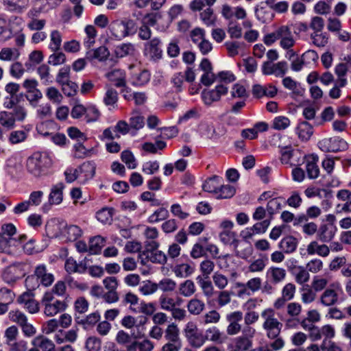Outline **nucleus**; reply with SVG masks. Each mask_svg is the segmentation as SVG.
<instances>
[{
	"label": "nucleus",
	"mask_w": 351,
	"mask_h": 351,
	"mask_svg": "<svg viewBox=\"0 0 351 351\" xmlns=\"http://www.w3.org/2000/svg\"><path fill=\"white\" fill-rule=\"evenodd\" d=\"M261 316L263 320L262 327L267 337L270 339L277 338L281 332L283 325L276 317L274 309L265 308L261 312Z\"/></svg>",
	"instance_id": "obj_2"
},
{
	"label": "nucleus",
	"mask_w": 351,
	"mask_h": 351,
	"mask_svg": "<svg viewBox=\"0 0 351 351\" xmlns=\"http://www.w3.org/2000/svg\"><path fill=\"white\" fill-rule=\"evenodd\" d=\"M225 45L231 57L238 55L241 51H243L245 49V44L241 42H228Z\"/></svg>",
	"instance_id": "obj_51"
},
{
	"label": "nucleus",
	"mask_w": 351,
	"mask_h": 351,
	"mask_svg": "<svg viewBox=\"0 0 351 351\" xmlns=\"http://www.w3.org/2000/svg\"><path fill=\"white\" fill-rule=\"evenodd\" d=\"M105 243L106 239L101 236L97 235L90 238L88 244L89 252L93 254L99 253Z\"/></svg>",
	"instance_id": "obj_35"
},
{
	"label": "nucleus",
	"mask_w": 351,
	"mask_h": 351,
	"mask_svg": "<svg viewBox=\"0 0 351 351\" xmlns=\"http://www.w3.org/2000/svg\"><path fill=\"white\" fill-rule=\"evenodd\" d=\"M317 156L314 155L303 156L302 157L301 161L306 162V170L310 179H315L319 175V169L317 165Z\"/></svg>",
	"instance_id": "obj_18"
},
{
	"label": "nucleus",
	"mask_w": 351,
	"mask_h": 351,
	"mask_svg": "<svg viewBox=\"0 0 351 351\" xmlns=\"http://www.w3.org/2000/svg\"><path fill=\"white\" fill-rule=\"evenodd\" d=\"M144 117L138 112H134L130 119V127L134 130H139L144 126Z\"/></svg>",
	"instance_id": "obj_57"
},
{
	"label": "nucleus",
	"mask_w": 351,
	"mask_h": 351,
	"mask_svg": "<svg viewBox=\"0 0 351 351\" xmlns=\"http://www.w3.org/2000/svg\"><path fill=\"white\" fill-rule=\"evenodd\" d=\"M63 235L69 241H74L82 235V230L78 226L75 225L66 226Z\"/></svg>",
	"instance_id": "obj_46"
},
{
	"label": "nucleus",
	"mask_w": 351,
	"mask_h": 351,
	"mask_svg": "<svg viewBox=\"0 0 351 351\" xmlns=\"http://www.w3.org/2000/svg\"><path fill=\"white\" fill-rule=\"evenodd\" d=\"M316 292L311 287H307L302 289L301 300L304 304H310L316 299Z\"/></svg>",
	"instance_id": "obj_62"
},
{
	"label": "nucleus",
	"mask_w": 351,
	"mask_h": 351,
	"mask_svg": "<svg viewBox=\"0 0 351 351\" xmlns=\"http://www.w3.org/2000/svg\"><path fill=\"white\" fill-rule=\"evenodd\" d=\"M10 112L14 117L15 121H18L22 122L26 119L27 116V109L25 107L21 105L14 106L12 110Z\"/></svg>",
	"instance_id": "obj_64"
},
{
	"label": "nucleus",
	"mask_w": 351,
	"mask_h": 351,
	"mask_svg": "<svg viewBox=\"0 0 351 351\" xmlns=\"http://www.w3.org/2000/svg\"><path fill=\"white\" fill-rule=\"evenodd\" d=\"M9 318L13 322L17 324L19 326L27 321L26 315L20 310H12L9 313Z\"/></svg>",
	"instance_id": "obj_60"
},
{
	"label": "nucleus",
	"mask_w": 351,
	"mask_h": 351,
	"mask_svg": "<svg viewBox=\"0 0 351 351\" xmlns=\"http://www.w3.org/2000/svg\"><path fill=\"white\" fill-rule=\"evenodd\" d=\"M15 120L11 112L3 110L0 112V125L7 129L11 130L15 126Z\"/></svg>",
	"instance_id": "obj_44"
},
{
	"label": "nucleus",
	"mask_w": 351,
	"mask_h": 351,
	"mask_svg": "<svg viewBox=\"0 0 351 351\" xmlns=\"http://www.w3.org/2000/svg\"><path fill=\"white\" fill-rule=\"evenodd\" d=\"M178 292L185 298L191 297L196 292V287L191 280H186L179 285Z\"/></svg>",
	"instance_id": "obj_34"
},
{
	"label": "nucleus",
	"mask_w": 351,
	"mask_h": 351,
	"mask_svg": "<svg viewBox=\"0 0 351 351\" xmlns=\"http://www.w3.org/2000/svg\"><path fill=\"white\" fill-rule=\"evenodd\" d=\"M303 156L298 151H293L291 147H285L281 149L280 160L282 164L289 165V167L299 166Z\"/></svg>",
	"instance_id": "obj_12"
},
{
	"label": "nucleus",
	"mask_w": 351,
	"mask_h": 351,
	"mask_svg": "<svg viewBox=\"0 0 351 351\" xmlns=\"http://www.w3.org/2000/svg\"><path fill=\"white\" fill-rule=\"evenodd\" d=\"M206 337L212 342L222 343L224 340L223 335L217 327L209 328L206 330Z\"/></svg>",
	"instance_id": "obj_48"
},
{
	"label": "nucleus",
	"mask_w": 351,
	"mask_h": 351,
	"mask_svg": "<svg viewBox=\"0 0 351 351\" xmlns=\"http://www.w3.org/2000/svg\"><path fill=\"white\" fill-rule=\"evenodd\" d=\"M293 269L295 271L293 272L295 282L298 285H304L308 282L310 280V272L309 271L303 266H293Z\"/></svg>",
	"instance_id": "obj_30"
},
{
	"label": "nucleus",
	"mask_w": 351,
	"mask_h": 351,
	"mask_svg": "<svg viewBox=\"0 0 351 351\" xmlns=\"http://www.w3.org/2000/svg\"><path fill=\"white\" fill-rule=\"evenodd\" d=\"M4 6L7 10L22 13L28 7V0H3Z\"/></svg>",
	"instance_id": "obj_26"
},
{
	"label": "nucleus",
	"mask_w": 351,
	"mask_h": 351,
	"mask_svg": "<svg viewBox=\"0 0 351 351\" xmlns=\"http://www.w3.org/2000/svg\"><path fill=\"white\" fill-rule=\"evenodd\" d=\"M64 184L59 183L53 186L49 194V202L52 204H60L62 202Z\"/></svg>",
	"instance_id": "obj_39"
},
{
	"label": "nucleus",
	"mask_w": 351,
	"mask_h": 351,
	"mask_svg": "<svg viewBox=\"0 0 351 351\" xmlns=\"http://www.w3.org/2000/svg\"><path fill=\"white\" fill-rule=\"evenodd\" d=\"M321 149L324 152H337L347 147L346 142L339 138H325L319 142Z\"/></svg>",
	"instance_id": "obj_14"
},
{
	"label": "nucleus",
	"mask_w": 351,
	"mask_h": 351,
	"mask_svg": "<svg viewBox=\"0 0 351 351\" xmlns=\"http://www.w3.org/2000/svg\"><path fill=\"white\" fill-rule=\"evenodd\" d=\"M17 302L23 305L24 308L31 314L39 312V302L34 299V295L32 291H26L17 298Z\"/></svg>",
	"instance_id": "obj_10"
},
{
	"label": "nucleus",
	"mask_w": 351,
	"mask_h": 351,
	"mask_svg": "<svg viewBox=\"0 0 351 351\" xmlns=\"http://www.w3.org/2000/svg\"><path fill=\"white\" fill-rule=\"evenodd\" d=\"M221 319L220 313L216 310H212L206 313L203 317V323L207 324H216Z\"/></svg>",
	"instance_id": "obj_63"
},
{
	"label": "nucleus",
	"mask_w": 351,
	"mask_h": 351,
	"mask_svg": "<svg viewBox=\"0 0 351 351\" xmlns=\"http://www.w3.org/2000/svg\"><path fill=\"white\" fill-rule=\"evenodd\" d=\"M342 289L339 282L331 283L326 288L319 297L320 303L325 306H331L337 304L339 301V296Z\"/></svg>",
	"instance_id": "obj_7"
},
{
	"label": "nucleus",
	"mask_w": 351,
	"mask_h": 351,
	"mask_svg": "<svg viewBox=\"0 0 351 351\" xmlns=\"http://www.w3.org/2000/svg\"><path fill=\"white\" fill-rule=\"evenodd\" d=\"M212 278L215 286L220 290H223L228 285V278L219 272L214 273Z\"/></svg>",
	"instance_id": "obj_55"
},
{
	"label": "nucleus",
	"mask_w": 351,
	"mask_h": 351,
	"mask_svg": "<svg viewBox=\"0 0 351 351\" xmlns=\"http://www.w3.org/2000/svg\"><path fill=\"white\" fill-rule=\"evenodd\" d=\"M306 267L310 273L318 274L322 271L324 263L319 258H313L306 263Z\"/></svg>",
	"instance_id": "obj_56"
},
{
	"label": "nucleus",
	"mask_w": 351,
	"mask_h": 351,
	"mask_svg": "<svg viewBox=\"0 0 351 351\" xmlns=\"http://www.w3.org/2000/svg\"><path fill=\"white\" fill-rule=\"evenodd\" d=\"M337 227L335 226L322 224L317 230V238L322 242H330L335 237Z\"/></svg>",
	"instance_id": "obj_21"
},
{
	"label": "nucleus",
	"mask_w": 351,
	"mask_h": 351,
	"mask_svg": "<svg viewBox=\"0 0 351 351\" xmlns=\"http://www.w3.org/2000/svg\"><path fill=\"white\" fill-rule=\"evenodd\" d=\"M20 53L16 48L4 47L0 51V60L11 62L19 58Z\"/></svg>",
	"instance_id": "obj_42"
},
{
	"label": "nucleus",
	"mask_w": 351,
	"mask_h": 351,
	"mask_svg": "<svg viewBox=\"0 0 351 351\" xmlns=\"http://www.w3.org/2000/svg\"><path fill=\"white\" fill-rule=\"evenodd\" d=\"M228 93V88L223 85H218L214 89L204 90L202 97L205 104L210 106L213 103L220 100L221 95Z\"/></svg>",
	"instance_id": "obj_11"
},
{
	"label": "nucleus",
	"mask_w": 351,
	"mask_h": 351,
	"mask_svg": "<svg viewBox=\"0 0 351 351\" xmlns=\"http://www.w3.org/2000/svg\"><path fill=\"white\" fill-rule=\"evenodd\" d=\"M78 170L79 180L81 183H85L90 180L95 173V167L90 162L83 163Z\"/></svg>",
	"instance_id": "obj_22"
},
{
	"label": "nucleus",
	"mask_w": 351,
	"mask_h": 351,
	"mask_svg": "<svg viewBox=\"0 0 351 351\" xmlns=\"http://www.w3.org/2000/svg\"><path fill=\"white\" fill-rule=\"evenodd\" d=\"M298 245V241L295 238L293 237H287L281 240L279 243L280 248L282 249L285 253L293 252Z\"/></svg>",
	"instance_id": "obj_45"
},
{
	"label": "nucleus",
	"mask_w": 351,
	"mask_h": 351,
	"mask_svg": "<svg viewBox=\"0 0 351 351\" xmlns=\"http://www.w3.org/2000/svg\"><path fill=\"white\" fill-rule=\"evenodd\" d=\"M265 267V261L262 258H257L249 264L247 270L251 273H261L264 271Z\"/></svg>",
	"instance_id": "obj_61"
},
{
	"label": "nucleus",
	"mask_w": 351,
	"mask_h": 351,
	"mask_svg": "<svg viewBox=\"0 0 351 351\" xmlns=\"http://www.w3.org/2000/svg\"><path fill=\"white\" fill-rule=\"evenodd\" d=\"M160 308L166 311H171L176 306V303L173 298L167 295H162L159 298Z\"/></svg>",
	"instance_id": "obj_52"
},
{
	"label": "nucleus",
	"mask_w": 351,
	"mask_h": 351,
	"mask_svg": "<svg viewBox=\"0 0 351 351\" xmlns=\"http://www.w3.org/2000/svg\"><path fill=\"white\" fill-rule=\"evenodd\" d=\"M25 69L23 64L18 61L14 62L10 67V74L14 78L19 79L25 73Z\"/></svg>",
	"instance_id": "obj_54"
},
{
	"label": "nucleus",
	"mask_w": 351,
	"mask_h": 351,
	"mask_svg": "<svg viewBox=\"0 0 351 351\" xmlns=\"http://www.w3.org/2000/svg\"><path fill=\"white\" fill-rule=\"evenodd\" d=\"M295 293V285L293 282H287L282 288L281 296L290 301L294 298Z\"/></svg>",
	"instance_id": "obj_53"
},
{
	"label": "nucleus",
	"mask_w": 351,
	"mask_h": 351,
	"mask_svg": "<svg viewBox=\"0 0 351 351\" xmlns=\"http://www.w3.org/2000/svg\"><path fill=\"white\" fill-rule=\"evenodd\" d=\"M287 277V271L285 268L271 266L266 272L267 279L273 285H278L283 282Z\"/></svg>",
	"instance_id": "obj_17"
},
{
	"label": "nucleus",
	"mask_w": 351,
	"mask_h": 351,
	"mask_svg": "<svg viewBox=\"0 0 351 351\" xmlns=\"http://www.w3.org/2000/svg\"><path fill=\"white\" fill-rule=\"evenodd\" d=\"M165 337L167 341H181L180 337V330L176 323L169 324L164 331Z\"/></svg>",
	"instance_id": "obj_36"
},
{
	"label": "nucleus",
	"mask_w": 351,
	"mask_h": 351,
	"mask_svg": "<svg viewBox=\"0 0 351 351\" xmlns=\"http://www.w3.org/2000/svg\"><path fill=\"white\" fill-rule=\"evenodd\" d=\"M137 28L136 22L132 19L117 20L112 22L109 27L111 35L118 40L134 35Z\"/></svg>",
	"instance_id": "obj_4"
},
{
	"label": "nucleus",
	"mask_w": 351,
	"mask_h": 351,
	"mask_svg": "<svg viewBox=\"0 0 351 351\" xmlns=\"http://www.w3.org/2000/svg\"><path fill=\"white\" fill-rule=\"evenodd\" d=\"M155 345L150 339L144 338L141 341H134L128 351H153Z\"/></svg>",
	"instance_id": "obj_29"
},
{
	"label": "nucleus",
	"mask_w": 351,
	"mask_h": 351,
	"mask_svg": "<svg viewBox=\"0 0 351 351\" xmlns=\"http://www.w3.org/2000/svg\"><path fill=\"white\" fill-rule=\"evenodd\" d=\"M160 40L158 38H154L145 45V53L154 61H157L162 58V51L160 47Z\"/></svg>",
	"instance_id": "obj_15"
},
{
	"label": "nucleus",
	"mask_w": 351,
	"mask_h": 351,
	"mask_svg": "<svg viewBox=\"0 0 351 351\" xmlns=\"http://www.w3.org/2000/svg\"><path fill=\"white\" fill-rule=\"evenodd\" d=\"M259 318L258 313L254 311H250L245 313L243 316L244 325L243 331L249 332L252 334H256V330L254 327L252 326L255 324Z\"/></svg>",
	"instance_id": "obj_23"
},
{
	"label": "nucleus",
	"mask_w": 351,
	"mask_h": 351,
	"mask_svg": "<svg viewBox=\"0 0 351 351\" xmlns=\"http://www.w3.org/2000/svg\"><path fill=\"white\" fill-rule=\"evenodd\" d=\"M192 348H199L202 347L205 343V338L203 335L199 331L195 334H191L186 338Z\"/></svg>",
	"instance_id": "obj_49"
},
{
	"label": "nucleus",
	"mask_w": 351,
	"mask_h": 351,
	"mask_svg": "<svg viewBox=\"0 0 351 351\" xmlns=\"http://www.w3.org/2000/svg\"><path fill=\"white\" fill-rule=\"evenodd\" d=\"M194 269L187 263H182L176 265L173 271L174 274L179 278H186L193 274Z\"/></svg>",
	"instance_id": "obj_47"
},
{
	"label": "nucleus",
	"mask_w": 351,
	"mask_h": 351,
	"mask_svg": "<svg viewBox=\"0 0 351 351\" xmlns=\"http://www.w3.org/2000/svg\"><path fill=\"white\" fill-rule=\"evenodd\" d=\"M217 199H227L232 197L235 193V189L230 185H223L217 189Z\"/></svg>",
	"instance_id": "obj_59"
},
{
	"label": "nucleus",
	"mask_w": 351,
	"mask_h": 351,
	"mask_svg": "<svg viewBox=\"0 0 351 351\" xmlns=\"http://www.w3.org/2000/svg\"><path fill=\"white\" fill-rule=\"evenodd\" d=\"M298 138L302 141H308L313 134V126L306 121L299 123L296 129Z\"/></svg>",
	"instance_id": "obj_27"
},
{
	"label": "nucleus",
	"mask_w": 351,
	"mask_h": 351,
	"mask_svg": "<svg viewBox=\"0 0 351 351\" xmlns=\"http://www.w3.org/2000/svg\"><path fill=\"white\" fill-rule=\"evenodd\" d=\"M115 341L119 345L125 347L126 351H128L129 348L134 343L132 335L123 330L117 332Z\"/></svg>",
	"instance_id": "obj_37"
},
{
	"label": "nucleus",
	"mask_w": 351,
	"mask_h": 351,
	"mask_svg": "<svg viewBox=\"0 0 351 351\" xmlns=\"http://www.w3.org/2000/svg\"><path fill=\"white\" fill-rule=\"evenodd\" d=\"M202 21L206 26H215L217 22V16L214 14V10L208 7L204 10L199 14Z\"/></svg>",
	"instance_id": "obj_41"
},
{
	"label": "nucleus",
	"mask_w": 351,
	"mask_h": 351,
	"mask_svg": "<svg viewBox=\"0 0 351 351\" xmlns=\"http://www.w3.org/2000/svg\"><path fill=\"white\" fill-rule=\"evenodd\" d=\"M50 48L54 51H58L62 43V35L58 30H53L50 34Z\"/></svg>",
	"instance_id": "obj_58"
},
{
	"label": "nucleus",
	"mask_w": 351,
	"mask_h": 351,
	"mask_svg": "<svg viewBox=\"0 0 351 351\" xmlns=\"http://www.w3.org/2000/svg\"><path fill=\"white\" fill-rule=\"evenodd\" d=\"M221 14L228 21L232 20L234 16L237 19L241 20L244 19L247 16L246 11L242 7L237 6L233 8L227 3L221 5Z\"/></svg>",
	"instance_id": "obj_13"
},
{
	"label": "nucleus",
	"mask_w": 351,
	"mask_h": 351,
	"mask_svg": "<svg viewBox=\"0 0 351 351\" xmlns=\"http://www.w3.org/2000/svg\"><path fill=\"white\" fill-rule=\"evenodd\" d=\"M243 314L240 311H232L226 315L227 335L234 337L243 332V326L241 323Z\"/></svg>",
	"instance_id": "obj_6"
},
{
	"label": "nucleus",
	"mask_w": 351,
	"mask_h": 351,
	"mask_svg": "<svg viewBox=\"0 0 351 351\" xmlns=\"http://www.w3.org/2000/svg\"><path fill=\"white\" fill-rule=\"evenodd\" d=\"M277 40H280L279 45L283 49H290L295 45V40L289 25H280L274 32L267 34L263 37V42L267 46L271 45Z\"/></svg>",
	"instance_id": "obj_1"
},
{
	"label": "nucleus",
	"mask_w": 351,
	"mask_h": 351,
	"mask_svg": "<svg viewBox=\"0 0 351 351\" xmlns=\"http://www.w3.org/2000/svg\"><path fill=\"white\" fill-rule=\"evenodd\" d=\"M329 278L323 276H315L311 282V288L317 293L328 288Z\"/></svg>",
	"instance_id": "obj_40"
},
{
	"label": "nucleus",
	"mask_w": 351,
	"mask_h": 351,
	"mask_svg": "<svg viewBox=\"0 0 351 351\" xmlns=\"http://www.w3.org/2000/svg\"><path fill=\"white\" fill-rule=\"evenodd\" d=\"M32 344L42 350V351H55V344L49 339L43 335H39L33 339Z\"/></svg>",
	"instance_id": "obj_25"
},
{
	"label": "nucleus",
	"mask_w": 351,
	"mask_h": 351,
	"mask_svg": "<svg viewBox=\"0 0 351 351\" xmlns=\"http://www.w3.org/2000/svg\"><path fill=\"white\" fill-rule=\"evenodd\" d=\"M263 73L265 75H284L287 71V63L279 62L272 64L271 62H265L262 67Z\"/></svg>",
	"instance_id": "obj_20"
},
{
	"label": "nucleus",
	"mask_w": 351,
	"mask_h": 351,
	"mask_svg": "<svg viewBox=\"0 0 351 351\" xmlns=\"http://www.w3.org/2000/svg\"><path fill=\"white\" fill-rule=\"evenodd\" d=\"M51 166V160L46 154L35 152L27 160L26 168L27 171L36 178L45 174L46 170Z\"/></svg>",
	"instance_id": "obj_3"
},
{
	"label": "nucleus",
	"mask_w": 351,
	"mask_h": 351,
	"mask_svg": "<svg viewBox=\"0 0 351 351\" xmlns=\"http://www.w3.org/2000/svg\"><path fill=\"white\" fill-rule=\"evenodd\" d=\"M41 304L43 306V313L47 317H53L66 308L64 301L56 300L53 294L49 291L43 295Z\"/></svg>",
	"instance_id": "obj_5"
},
{
	"label": "nucleus",
	"mask_w": 351,
	"mask_h": 351,
	"mask_svg": "<svg viewBox=\"0 0 351 351\" xmlns=\"http://www.w3.org/2000/svg\"><path fill=\"white\" fill-rule=\"evenodd\" d=\"M221 241L227 245L232 246L234 250L238 247L239 241L237 238L236 232L233 231H222L219 234Z\"/></svg>",
	"instance_id": "obj_32"
},
{
	"label": "nucleus",
	"mask_w": 351,
	"mask_h": 351,
	"mask_svg": "<svg viewBox=\"0 0 351 351\" xmlns=\"http://www.w3.org/2000/svg\"><path fill=\"white\" fill-rule=\"evenodd\" d=\"M186 308L189 313L193 315H200L205 309V303L196 298L188 301Z\"/></svg>",
	"instance_id": "obj_31"
},
{
	"label": "nucleus",
	"mask_w": 351,
	"mask_h": 351,
	"mask_svg": "<svg viewBox=\"0 0 351 351\" xmlns=\"http://www.w3.org/2000/svg\"><path fill=\"white\" fill-rule=\"evenodd\" d=\"M256 335L243 331L241 335L233 339L228 345V351H247L253 345L252 339Z\"/></svg>",
	"instance_id": "obj_9"
},
{
	"label": "nucleus",
	"mask_w": 351,
	"mask_h": 351,
	"mask_svg": "<svg viewBox=\"0 0 351 351\" xmlns=\"http://www.w3.org/2000/svg\"><path fill=\"white\" fill-rule=\"evenodd\" d=\"M219 137V134L216 132L215 129L213 126H206L201 133L202 141L206 145L215 142Z\"/></svg>",
	"instance_id": "obj_33"
},
{
	"label": "nucleus",
	"mask_w": 351,
	"mask_h": 351,
	"mask_svg": "<svg viewBox=\"0 0 351 351\" xmlns=\"http://www.w3.org/2000/svg\"><path fill=\"white\" fill-rule=\"evenodd\" d=\"M36 109V117L40 119H44L52 114L51 106L48 102L37 103L36 106H32Z\"/></svg>",
	"instance_id": "obj_38"
},
{
	"label": "nucleus",
	"mask_w": 351,
	"mask_h": 351,
	"mask_svg": "<svg viewBox=\"0 0 351 351\" xmlns=\"http://www.w3.org/2000/svg\"><path fill=\"white\" fill-rule=\"evenodd\" d=\"M25 265L21 263H14L7 267L3 274V280L8 284H14L25 274Z\"/></svg>",
	"instance_id": "obj_8"
},
{
	"label": "nucleus",
	"mask_w": 351,
	"mask_h": 351,
	"mask_svg": "<svg viewBox=\"0 0 351 351\" xmlns=\"http://www.w3.org/2000/svg\"><path fill=\"white\" fill-rule=\"evenodd\" d=\"M34 274L40 282L45 287L50 286L54 281L53 274L48 271L46 265H39L36 267Z\"/></svg>",
	"instance_id": "obj_19"
},
{
	"label": "nucleus",
	"mask_w": 351,
	"mask_h": 351,
	"mask_svg": "<svg viewBox=\"0 0 351 351\" xmlns=\"http://www.w3.org/2000/svg\"><path fill=\"white\" fill-rule=\"evenodd\" d=\"M57 6L58 2H51L50 0H34L33 7L27 15L29 17L38 16L47 9H53Z\"/></svg>",
	"instance_id": "obj_16"
},
{
	"label": "nucleus",
	"mask_w": 351,
	"mask_h": 351,
	"mask_svg": "<svg viewBox=\"0 0 351 351\" xmlns=\"http://www.w3.org/2000/svg\"><path fill=\"white\" fill-rule=\"evenodd\" d=\"M106 77L117 87L125 86V76L120 69H114L106 74Z\"/></svg>",
	"instance_id": "obj_28"
},
{
	"label": "nucleus",
	"mask_w": 351,
	"mask_h": 351,
	"mask_svg": "<svg viewBox=\"0 0 351 351\" xmlns=\"http://www.w3.org/2000/svg\"><path fill=\"white\" fill-rule=\"evenodd\" d=\"M157 285L158 290H160L163 293H173L177 287L176 282L169 278H162L157 282Z\"/></svg>",
	"instance_id": "obj_43"
},
{
	"label": "nucleus",
	"mask_w": 351,
	"mask_h": 351,
	"mask_svg": "<svg viewBox=\"0 0 351 351\" xmlns=\"http://www.w3.org/2000/svg\"><path fill=\"white\" fill-rule=\"evenodd\" d=\"M96 217L101 223L104 224H109L112 221V209L103 208L97 213Z\"/></svg>",
	"instance_id": "obj_50"
},
{
	"label": "nucleus",
	"mask_w": 351,
	"mask_h": 351,
	"mask_svg": "<svg viewBox=\"0 0 351 351\" xmlns=\"http://www.w3.org/2000/svg\"><path fill=\"white\" fill-rule=\"evenodd\" d=\"M136 53L135 45L131 43H125L117 45L114 49V55L117 58L133 56Z\"/></svg>",
	"instance_id": "obj_24"
}]
</instances>
